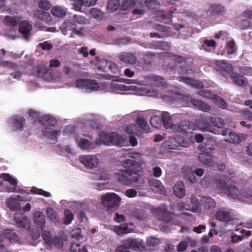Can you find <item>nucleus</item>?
<instances>
[{
  "label": "nucleus",
  "mask_w": 252,
  "mask_h": 252,
  "mask_svg": "<svg viewBox=\"0 0 252 252\" xmlns=\"http://www.w3.org/2000/svg\"><path fill=\"white\" fill-rule=\"evenodd\" d=\"M51 77L54 81L61 80L63 78L62 73L58 70H53L51 73Z\"/></svg>",
  "instance_id": "nucleus-63"
},
{
  "label": "nucleus",
  "mask_w": 252,
  "mask_h": 252,
  "mask_svg": "<svg viewBox=\"0 0 252 252\" xmlns=\"http://www.w3.org/2000/svg\"><path fill=\"white\" fill-rule=\"evenodd\" d=\"M5 237L12 243L18 242L19 239L16 234L11 230H5L4 231Z\"/></svg>",
  "instance_id": "nucleus-46"
},
{
  "label": "nucleus",
  "mask_w": 252,
  "mask_h": 252,
  "mask_svg": "<svg viewBox=\"0 0 252 252\" xmlns=\"http://www.w3.org/2000/svg\"><path fill=\"white\" fill-rule=\"evenodd\" d=\"M217 187L232 198L241 199V193L235 186L227 185L224 181H221L218 184Z\"/></svg>",
  "instance_id": "nucleus-6"
},
{
  "label": "nucleus",
  "mask_w": 252,
  "mask_h": 252,
  "mask_svg": "<svg viewBox=\"0 0 252 252\" xmlns=\"http://www.w3.org/2000/svg\"><path fill=\"white\" fill-rule=\"evenodd\" d=\"M182 172L184 173L187 178L191 182L194 183L195 182V176L193 172L190 168H183L182 169Z\"/></svg>",
  "instance_id": "nucleus-50"
},
{
  "label": "nucleus",
  "mask_w": 252,
  "mask_h": 252,
  "mask_svg": "<svg viewBox=\"0 0 252 252\" xmlns=\"http://www.w3.org/2000/svg\"><path fill=\"white\" fill-rule=\"evenodd\" d=\"M101 203L109 209H115L118 207L121 198L115 193H107L102 195Z\"/></svg>",
  "instance_id": "nucleus-3"
},
{
  "label": "nucleus",
  "mask_w": 252,
  "mask_h": 252,
  "mask_svg": "<svg viewBox=\"0 0 252 252\" xmlns=\"http://www.w3.org/2000/svg\"><path fill=\"white\" fill-rule=\"evenodd\" d=\"M32 30V25L27 21L25 20L20 22L19 26V31L23 34V38L29 40L28 36Z\"/></svg>",
  "instance_id": "nucleus-13"
},
{
  "label": "nucleus",
  "mask_w": 252,
  "mask_h": 252,
  "mask_svg": "<svg viewBox=\"0 0 252 252\" xmlns=\"http://www.w3.org/2000/svg\"><path fill=\"white\" fill-rule=\"evenodd\" d=\"M112 88L120 91L136 90L137 87L135 86H128L121 83L117 81H114L111 83Z\"/></svg>",
  "instance_id": "nucleus-26"
},
{
  "label": "nucleus",
  "mask_w": 252,
  "mask_h": 252,
  "mask_svg": "<svg viewBox=\"0 0 252 252\" xmlns=\"http://www.w3.org/2000/svg\"><path fill=\"white\" fill-rule=\"evenodd\" d=\"M63 71L65 74L69 78H73L76 75V73L71 67L66 65L63 66Z\"/></svg>",
  "instance_id": "nucleus-58"
},
{
  "label": "nucleus",
  "mask_w": 252,
  "mask_h": 252,
  "mask_svg": "<svg viewBox=\"0 0 252 252\" xmlns=\"http://www.w3.org/2000/svg\"><path fill=\"white\" fill-rule=\"evenodd\" d=\"M150 124L153 127L158 128L161 126V119L158 116H154L151 118Z\"/></svg>",
  "instance_id": "nucleus-57"
},
{
  "label": "nucleus",
  "mask_w": 252,
  "mask_h": 252,
  "mask_svg": "<svg viewBox=\"0 0 252 252\" xmlns=\"http://www.w3.org/2000/svg\"><path fill=\"white\" fill-rule=\"evenodd\" d=\"M79 161L86 168L94 169L98 165V159L93 155H86L79 157Z\"/></svg>",
  "instance_id": "nucleus-9"
},
{
  "label": "nucleus",
  "mask_w": 252,
  "mask_h": 252,
  "mask_svg": "<svg viewBox=\"0 0 252 252\" xmlns=\"http://www.w3.org/2000/svg\"><path fill=\"white\" fill-rule=\"evenodd\" d=\"M155 89L150 85H142L137 87L135 91L139 95H148L150 96L154 95L153 93L155 92Z\"/></svg>",
  "instance_id": "nucleus-21"
},
{
  "label": "nucleus",
  "mask_w": 252,
  "mask_h": 252,
  "mask_svg": "<svg viewBox=\"0 0 252 252\" xmlns=\"http://www.w3.org/2000/svg\"><path fill=\"white\" fill-rule=\"evenodd\" d=\"M76 142L83 150H89L93 148L91 143L87 139L78 137L76 138Z\"/></svg>",
  "instance_id": "nucleus-25"
},
{
  "label": "nucleus",
  "mask_w": 252,
  "mask_h": 252,
  "mask_svg": "<svg viewBox=\"0 0 252 252\" xmlns=\"http://www.w3.org/2000/svg\"><path fill=\"white\" fill-rule=\"evenodd\" d=\"M112 132L107 133L104 132H101L99 134V138L103 143L109 145L112 144Z\"/></svg>",
  "instance_id": "nucleus-41"
},
{
  "label": "nucleus",
  "mask_w": 252,
  "mask_h": 252,
  "mask_svg": "<svg viewBox=\"0 0 252 252\" xmlns=\"http://www.w3.org/2000/svg\"><path fill=\"white\" fill-rule=\"evenodd\" d=\"M90 18L96 20H102L104 17V13L100 9L96 8H92L89 11Z\"/></svg>",
  "instance_id": "nucleus-32"
},
{
  "label": "nucleus",
  "mask_w": 252,
  "mask_h": 252,
  "mask_svg": "<svg viewBox=\"0 0 252 252\" xmlns=\"http://www.w3.org/2000/svg\"><path fill=\"white\" fill-rule=\"evenodd\" d=\"M216 219L220 221H228L231 220V215L230 210L222 208L218 210L215 214Z\"/></svg>",
  "instance_id": "nucleus-14"
},
{
  "label": "nucleus",
  "mask_w": 252,
  "mask_h": 252,
  "mask_svg": "<svg viewBox=\"0 0 252 252\" xmlns=\"http://www.w3.org/2000/svg\"><path fill=\"white\" fill-rule=\"evenodd\" d=\"M77 23L81 25L89 24L91 22L89 19H87L85 17L75 14L73 17V22L72 23Z\"/></svg>",
  "instance_id": "nucleus-42"
},
{
  "label": "nucleus",
  "mask_w": 252,
  "mask_h": 252,
  "mask_svg": "<svg viewBox=\"0 0 252 252\" xmlns=\"http://www.w3.org/2000/svg\"><path fill=\"white\" fill-rule=\"evenodd\" d=\"M112 144L119 147H126L128 145V142L126 137H124L116 132H112Z\"/></svg>",
  "instance_id": "nucleus-15"
},
{
  "label": "nucleus",
  "mask_w": 252,
  "mask_h": 252,
  "mask_svg": "<svg viewBox=\"0 0 252 252\" xmlns=\"http://www.w3.org/2000/svg\"><path fill=\"white\" fill-rule=\"evenodd\" d=\"M109 61L105 59H101L97 63V67L99 69L103 71H108V67L109 63Z\"/></svg>",
  "instance_id": "nucleus-53"
},
{
  "label": "nucleus",
  "mask_w": 252,
  "mask_h": 252,
  "mask_svg": "<svg viewBox=\"0 0 252 252\" xmlns=\"http://www.w3.org/2000/svg\"><path fill=\"white\" fill-rule=\"evenodd\" d=\"M237 49V47L233 39H231L227 41L224 50L220 52L222 56H229L234 54Z\"/></svg>",
  "instance_id": "nucleus-17"
},
{
  "label": "nucleus",
  "mask_w": 252,
  "mask_h": 252,
  "mask_svg": "<svg viewBox=\"0 0 252 252\" xmlns=\"http://www.w3.org/2000/svg\"><path fill=\"white\" fill-rule=\"evenodd\" d=\"M64 214L65 217L64 223L66 224H69L73 220V214L68 209H65L64 210Z\"/></svg>",
  "instance_id": "nucleus-59"
},
{
  "label": "nucleus",
  "mask_w": 252,
  "mask_h": 252,
  "mask_svg": "<svg viewBox=\"0 0 252 252\" xmlns=\"http://www.w3.org/2000/svg\"><path fill=\"white\" fill-rule=\"evenodd\" d=\"M231 79L235 84L240 86H245L247 84V81L242 75L237 73H232L231 75Z\"/></svg>",
  "instance_id": "nucleus-28"
},
{
  "label": "nucleus",
  "mask_w": 252,
  "mask_h": 252,
  "mask_svg": "<svg viewBox=\"0 0 252 252\" xmlns=\"http://www.w3.org/2000/svg\"><path fill=\"white\" fill-rule=\"evenodd\" d=\"M201 205L206 209L214 208L216 206L215 201L210 197H202L200 199Z\"/></svg>",
  "instance_id": "nucleus-33"
},
{
  "label": "nucleus",
  "mask_w": 252,
  "mask_h": 252,
  "mask_svg": "<svg viewBox=\"0 0 252 252\" xmlns=\"http://www.w3.org/2000/svg\"><path fill=\"white\" fill-rule=\"evenodd\" d=\"M64 24H68L69 26V30L75 34L80 36H84V34L83 32V31L84 30V27H80L77 29L76 26V24L72 23V22L70 20L66 21Z\"/></svg>",
  "instance_id": "nucleus-34"
},
{
  "label": "nucleus",
  "mask_w": 252,
  "mask_h": 252,
  "mask_svg": "<svg viewBox=\"0 0 252 252\" xmlns=\"http://www.w3.org/2000/svg\"><path fill=\"white\" fill-rule=\"evenodd\" d=\"M31 191L34 193L42 195L45 197H49L51 196V194L49 192L45 191L42 189H39L35 187L32 188Z\"/></svg>",
  "instance_id": "nucleus-61"
},
{
  "label": "nucleus",
  "mask_w": 252,
  "mask_h": 252,
  "mask_svg": "<svg viewBox=\"0 0 252 252\" xmlns=\"http://www.w3.org/2000/svg\"><path fill=\"white\" fill-rule=\"evenodd\" d=\"M70 249L71 252H88L85 246L74 242L71 243Z\"/></svg>",
  "instance_id": "nucleus-43"
},
{
  "label": "nucleus",
  "mask_w": 252,
  "mask_h": 252,
  "mask_svg": "<svg viewBox=\"0 0 252 252\" xmlns=\"http://www.w3.org/2000/svg\"><path fill=\"white\" fill-rule=\"evenodd\" d=\"M173 147H170L172 149H176L178 146L182 147H188L189 145V142L183 137H173L171 139Z\"/></svg>",
  "instance_id": "nucleus-23"
},
{
  "label": "nucleus",
  "mask_w": 252,
  "mask_h": 252,
  "mask_svg": "<svg viewBox=\"0 0 252 252\" xmlns=\"http://www.w3.org/2000/svg\"><path fill=\"white\" fill-rule=\"evenodd\" d=\"M39 122L43 125L52 126L57 124V120L52 116L45 115L40 117Z\"/></svg>",
  "instance_id": "nucleus-29"
},
{
  "label": "nucleus",
  "mask_w": 252,
  "mask_h": 252,
  "mask_svg": "<svg viewBox=\"0 0 252 252\" xmlns=\"http://www.w3.org/2000/svg\"><path fill=\"white\" fill-rule=\"evenodd\" d=\"M214 103L219 107L222 109H226L227 104L225 101L220 96L216 95L215 98L213 100Z\"/></svg>",
  "instance_id": "nucleus-52"
},
{
  "label": "nucleus",
  "mask_w": 252,
  "mask_h": 252,
  "mask_svg": "<svg viewBox=\"0 0 252 252\" xmlns=\"http://www.w3.org/2000/svg\"><path fill=\"white\" fill-rule=\"evenodd\" d=\"M179 79L180 81L184 82L194 88L199 89L202 88L203 86V84L201 82L194 80L189 78L181 76L180 77Z\"/></svg>",
  "instance_id": "nucleus-35"
},
{
  "label": "nucleus",
  "mask_w": 252,
  "mask_h": 252,
  "mask_svg": "<svg viewBox=\"0 0 252 252\" xmlns=\"http://www.w3.org/2000/svg\"><path fill=\"white\" fill-rule=\"evenodd\" d=\"M149 82L156 87H164L166 85L164 79L158 76H152L149 78Z\"/></svg>",
  "instance_id": "nucleus-27"
},
{
  "label": "nucleus",
  "mask_w": 252,
  "mask_h": 252,
  "mask_svg": "<svg viewBox=\"0 0 252 252\" xmlns=\"http://www.w3.org/2000/svg\"><path fill=\"white\" fill-rule=\"evenodd\" d=\"M14 220L19 227L26 228H29L30 220L22 214L17 212L14 214Z\"/></svg>",
  "instance_id": "nucleus-12"
},
{
  "label": "nucleus",
  "mask_w": 252,
  "mask_h": 252,
  "mask_svg": "<svg viewBox=\"0 0 252 252\" xmlns=\"http://www.w3.org/2000/svg\"><path fill=\"white\" fill-rule=\"evenodd\" d=\"M118 58L122 62L129 64H134L137 60L134 54L129 52L122 53L119 55Z\"/></svg>",
  "instance_id": "nucleus-16"
},
{
  "label": "nucleus",
  "mask_w": 252,
  "mask_h": 252,
  "mask_svg": "<svg viewBox=\"0 0 252 252\" xmlns=\"http://www.w3.org/2000/svg\"><path fill=\"white\" fill-rule=\"evenodd\" d=\"M162 121L164 127L167 129H170V131L173 133H176L178 130L177 124H173L172 120L169 113L167 112H163L161 114Z\"/></svg>",
  "instance_id": "nucleus-10"
},
{
  "label": "nucleus",
  "mask_w": 252,
  "mask_h": 252,
  "mask_svg": "<svg viewBox=\"0 0 252 252\" xmlns=\"http://www.w3.org/2000/svg\"><path fill=\"white\" fill-rule=\"evenodd\" d=\"M196 127L202 132H214L215 129L210 122V117H201L196 120Z\"/></svg>",
  "instance_id": "nucleus-7"
},
{
  "label": "nucleus",
  "mask_w": 252,
  "mask_h": 252,
  "mask_svg": "<svg viewBox=\"0 0 252 252\" xmlns=\"http://www.w3.org/2000/svg\"><path fill=\"white\" fill-rule=\"evenodd\" d=\"M46 214L47 217L53 222H59L60 221V217L52 208H48L46 209Z\"/></svg>",
  "instance_id": "nucleus-38"
},
{
  "label": "nucleus",
  "mask_w": 252,
  "mask_h": 252,
  "mask_svg": "<svg viewBox=\"0 0 252 252\" xmlns=\"http://www.w3.org/2000/svg\"><path fill=\"white\" fill-rule=\"evenodd\" d=\"M75 85L79 89L89 91H97L99 88V84L95 80L88 79H78Z\"/></svg>",
  "instance_id": "nucleus-5"
},
{
  "label": "nucleus",
  "mask_w": 252,
  "mask_h": 252,
  "mask_svg": "<svg viewBox=\"0 0 252 252\" xmlns=\"http://www.w3.org/2000/svg\"><path fill=\"white\" fill-rule=\"evenodd\" d=\"M174 192L175 195L179 198H182L185 195V187L182 182H178L175 185Z\"/></svg>",
  "instance_id": "nucleus-30"
},
{
  "label": "nucleus",
  "mask_w": 252,
  "mask_h": 252,
  "mask_svg": "<svg viewBox=\"0 0 252 252\" xmlns=\"http://www.w3.org/2000/svg\"><path fill=\"white\" fill-rule=\"evenodd\" d=\"M5 203L7 207L13 211L18 210L20 207V203L14 198L10 197L7 199Z\"/></svg>",
  "instance_id": "nucleus-36"
},
{
  "label": "nucleus",
  "mask_w": 252,
  "mask_h": 252,
  "mask_svg": "<svg viewBox=\"0 0 252 252\" xmlns=\"http://www.w3.org/2000/svg\"><path fill=\"white\" fill-rule=\"evenodd\" d=\"M43 132L45 136L50 138L51 140L55 141L60 131L55 130L50 128H46L43 130Z\"/></svg>",
  "instance_id": "nucleus-40"
},
{
  "label": "nucleus",
  "mask_w": 252,
  "mask_h": 252,
  "mask_svg": "<svg viewBox=\"0 0 252 252\" xmlns=\"http://www.w3.org/2000/svg\"><path fill=\"white\" fill-rule=\"evenodd\" d=\"M136 4L134 0H124L122 1L121 4V9L122 10H127L132 8Z\"/></svg>",
  "instance_id": "nucleus-48"
},
{
  "label": "nucleus",
  "mask_w": 252,
  "mask_h": 252,
  "mask_svg": "<svg viewBox=\"0 0 252 252\" xmlns=\"http://www.w3.org/2000/svg\"><path fill=\"white\" fill-rule=\"evenodd\" d=\"M225 140L230 143L238 144L241 142V139L239 135L232 131L231 133H229V135L227 138H225Z\"/></svg>",
  "instance_id": "nucleus-45"
},
{
  "label": "nucleus",
  "mask_w": 252,
  "mask_h": 252,
  "mask_svg": "<svg viewBox=\"0 0 252 252\" xmlns=\"http://www.w3.org/2000/svg\"><path fill=\"white\" fill-rule=\"evenodd\" d=\"M33 219L34 222L43 229L45 223L44 215L41 212L36 211L33 215Z\"/></svg>",
  "instance_id": "nucleus-24"
},
{
  "label": "nucleus",
  "mask_w": 252,
  "mask_h": 252,
  "mask_svg": "<svg viewBox=\"0 0 252 252\" xmlns=\"http://www.w3.org/2000/svg\"><path fill=\"white\" fill-rule=\"evenodd\" d=\"M160 240L157 237L150 236L147 238L146 244L149 247H156L160 243Z\"/></svg>",
  "instance_id": "nucleus-51"
},
{
  "label": "nucleus",
  "mask_w": 252,
  "mask_h": 252,
  "mask_svg": "<svg viewBox=\"0 0 252 252\" xmlns=\"http://www.w3.org/2000/svg\"><path fill=\"white\" fill-rule=\"evenodd\" d=\"M149 184L152 190L156 193H162L165 191V189L162 184L158 180H150Z\"/></svg>",
  "instance_id": "nucleus-20"
},
{
  "label": "nucleus",
  "mask_w": 252,
  "mask_h": 252,
  "mask_svg": "<svg viewBox=\"0 0 252 252\" xmlns=\"http://www.w3.org/2000/svg\"><path fill=\"white\" fill-rule=\"evenodd\" d=\"M42 237L46 244L55 245L58 248L62 247L63 245V241L66 240V236L63 231H61L57 236L52 238L50 232L44 231Z\"/></svg>",
  "instance_id": "nucleus-2"
},
{
  "label": "nucleus",
  "mask_w": 252,
  "mask_h": 252,
  "mask_svg": "<svg viewBox=\"0 0 252 252\" xmlns=\"http://www.w3.org/2000/svg\"><path fill=\"white\" fill-rule=\"evenodd\" d=\"M134 161L132 159H126L123 161V165L126 168L125 170H120L115 174L116 179L124 185H130L137 182L140 179V175L131 170Z\"/></svg>",
  "instance_id": "nucleus-1"
},
{
  "label": "nucleus",
  "mask_w": 252,
  "mask_h": 252,
  "mask_svg": "<svg viewBox=\"0 0 252 252\" xmlns=\"http://www.w3.org/2000/svg\"><path fill=\"white\" fill-rule=\"evenodd\" d=\"M198 159L203 163L209 164L212 161V156L208 153H200L198 155Z\"/></svg>",
  "instance_id": "nucleus-47"
},
{
  "label": "nucleus",
  "mask_w": 252,
  "mask_h": 252,
  "mask_svg": "<svg viewBox=\"0 0 252 252\" xmlns=\"http://www.w3.org/2000/svg\"><path fill=\"white\" fill-rule=\"evenodd\" d=\"M20 21L18 16H6L4 19L3 23L7 26L14 27L17 25Z\"/></svg>",
  "instance_id": "nucleus-39"
},
{
  "label": "nucleus",
  "mask_w": 252,
  "mask_h": 252,
  "mask_svg": "<svg viewBox=\"0 0 252 252\" xmlns=\"http://www.w3.org/2000/svg\"><path fill=\"white\" fill-rule=\"evenodd\" d=\"M124 244L126 247L128 249L137 250L143 247V241L139 239L129 238L126 240Z\"/></svg>",
  "instance_id": "nucleus-18"
},
{
  "label": "nucleus",
  "mask_w": 252,
  "mask_h": 252,
  "mask_svg": "<svg viewBox=\"0 0 252 252\" xmlns=\"http://www.w3.org/2000/svg\"><path fill=\"white\" fill-rule=\"evenodd\" d=\"M155 214L159 219L166 222L169 221L171 219V214L164 208H157L155 210Z\"/></svg>",
  "instance_id": "nucleus-22"
},
{
  "label": "nucleus",
  "mask_w": 252,
  "mask_h": 252,
  "mask_svg": "<svg viewBox=\"0 0 252 252\" xmlns=\"http://www.w3.org/2000/svg\"><path fill=\"white\" fill-rule=\"evenodd\" d=\"M210 65L222 74H230L232 72V66L223 60H214L210 62Z\"/></svg>",
  "instance_id": "nucleus-4"
},
{
  "label": "nucleus",
  "mask_w": 252,
  "mask_h": 252,
  "mask_svg": "<svg viewBox=\"0 0 252 252\" xmlns=\"http://www.w3.org/2000/svg\"><path fill=\"white\" fill-rule=\"evenodd\" d=\"M178 130L176 133L183 132L185 133H192L196 128V125L192 122L184 121L178 125Z\"/></svg>",
  "instance_id": "nucleus-11"
},
{
  "label": "nucleus",
  "mask_w": 252,
  "mask_h": 252,
  "mask_svg": "<svg viewBox=\"0 0 252 252\" xmlns=\"http://www.w3.org/2000/svg\"><path fill=\"white\" fill-rule=\"evenodd\" d=\"M25 119L22 117L16 116L13 121L15 130H21L23 128V122Z\"/></svg>",
  "instance_id": "nucleus-49"
},
{
  "label": "nucleus",
  "mask_w": 252,
  "mask_h": 252,
  "mask_svg": "<svg viewBox=\"0 0 252 252\" xmlns=\"http://www.w3.org/2000/svg\"><path fill=\"white\" fill-rule=\"evenodd\" d=\"M190 202L192 205V208L193 211H196L201 204L200 200H199L196 196L191 195L190 197Z\"/></svg>",
  "instance_id": "nucleus-55"
},
{
  "label": "nucleus",
  "mask_w": 252,
  "mask_h": 252,
  "mask_svg": "<svg viewBox=\"0 0 252 252\" xmlns=\"http://www.w3.org/2000/svg\"><path fill=\"white\" fill-rule=\"evenodd\" d=\"M182 99L186 102L187 105H189L190 102L194 106L202 111H208L211 109V107L206 103L198 99H193L189 95H184Z\"/></svg>",
  "instance_id": "nucleus-8"
},
{
  "label": "nucleus",
  "mask_w": 252,
  "mask_h": 252,
  "mask_svg": "<svg viewBox=\"0 0 252 252\" xmlns=\"http://www.w3.org/2000/svg\"><path fill=\"white\" fill-rule=\"evenodd\" d=\"M137 123L139 126L146 131H148L149 130V126L147 122L143 119L138 118L137 119Z\"/></svg>",
  "instance_id": "nucleus-60"
},
{
  "label": "nucleus",
  "mask_w": 252,
  "mask_h": 252,
  "mask_svg": "<svg viewBox=\"0 0 252 252\" xmlns=\"http://www.w3.org/2000/svg\"><path fill=\"white\" fill-rule=\"evenodd\" d=\"M67 9L60 6H55L51 9V12L54 16L58 18H63L66 14Z\"/></svg>",
  "instance_id": "nucleus-31"
},
{
  "label": "nucleus",
  "mask_w": 252,
  "mask_h": 252,
  "mask_svg": "<svg viewBox=\"0 0 252 252\" xmlns=\"http://www.w3.org/2000/svg\"><path fill=\"white\" fill-rule=\"evenodd\" d=\"M210 8L213 12L218 14H222L225 12V8L221 5L213 4L211 5Z\"/></svg>",
  "instance_id": "nucleus-54"
},
{
  "label": "nucleus",
  "mask_w": 252,
  "mask_h": 252,
  "mask_svg": "<svg viewBox=\"0 0 252 252\" xmlns=\"http://www.w3.org/2000/svg\"><path fill=\"white\" fill-rule=\"evenodd\" d=\"M145 4L148 8L154 9L158 4L156 0H145Z\"/></svg>",
  "instance_id": "nucleus-64"
},
{
  "label": "nucleus",
  "mask_w": 252,
  "mask_h": 252,
  "mask_svg": "<svg viewBox=\"0 0 252 252\" xmlns=\"http://www.w3.org/2000/svg\"><path fill=\"white\" fill-rule=\"evenodd\" d=\"M0 178L2 179L3 180L7 181L10 183V184L12 186L11 188H7L6 189V191L10 192H17V190L16 189V187L17 186V181L16 179H14L13 177L10 176L8 174H2L0 176Z\"/></svg>",
  "instance_id": "nucleus-19"
},
{
  "label": "nucleus",
  "mask_w": 252,
  "mask_h": 252,
  "mask_svg": "<svg viewBox=\"0 0 252 252\" xmlns=\"http://www.w3.org/2000/svg\"><path fill=\"white\" fill-rule=\"evenodd\" d=\"M126 131L129 134H137V127L135 125L130 124L126 128Z\"/></svg>",
  "instance_id": "nucleus-62"
},
{
  "label": "nucleus",
  "mask_w": 252,
  "mask_h": 252,
  "mask_svg": "<svg viewBox=\"0 0 252 252\" xmlns=\"http://www.w3.org/2000/svg\"><path fill=\"white\" fill-rule=\"evenodd\" d=\"M210 122L212 125L218 128H222L225 125V123L223 120L220 117H211Z\"/></svg>",
  "instance_id": "nucleus-44"
},
{
  "label": "nucleus",
  "mask_w": 252,
  "mask_h": 252,
  "mask_svg": "<svg viewBox=\"0 0 252 252\" xmlns=\"http://www.w3.org/2000/svg\"><path fill=\"white\" fill-rule=\"evenodd\" d=\"M120 4L119 0H109L107 3L106 10L109 13H112L118 9Z\"/></svg>",
  "instance_id": "nucleus-37"
},
{
  "label": "nucleus",
  "mask_w": 252,
  "mask_h": 252,
  "mask_svg": "<svg viewBox=\"0 0 252 252\" xmlns=\"http://www.w3.org/2000/svg\"><path fill=\"white\" fill-rule=\"evenodd\" d=\"M199 94L203 97L208 99H211L213 101L216 96L215 94H213L210 91L207 90H202L200 91L199 92Z\"/></svg>",
  "instance_id": "nucleus-56"
}]
</instances>
